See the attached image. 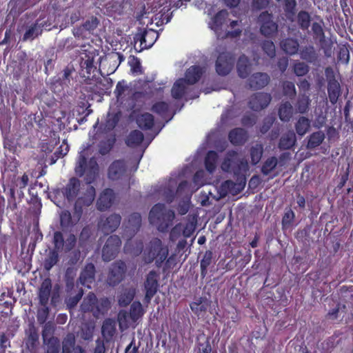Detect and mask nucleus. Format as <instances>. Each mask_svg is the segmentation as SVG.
Listing matches in <instances>:
<instances>
[{
	"label": "nucleus",
	"mask_w": 353,
	"mask_h": 353,
	"mask_svg": "<svg viewBox=\"0 0 353 353\" xmlns=\"http://www.w3.org/2000/svg\"><path fill=\"white\" fill-rule=\"evenodd\" d=\"M311 121L305 117H300L295 123L296 132L300 137L304 136L310 129Z\"/></svg>",
	"instance_id": "47"
},
{
	"label": "nucleus",
	"mask_w": 353,
	"mask_h": 353,
	"mask_svg": "<svg viewBox=\"0 0 353 353\" xmlns=\"http://www.w3.org/2000/svg\"><path fill=\"white\" fill-rule=\"evenodd\" d=\"M260 32L265 37H272L278 32V23L274 15L268 10L262 11L257 17Z\"/></svg>",
	"instance_id": "7"
},
{
	"label": "nucleus",
	"mask_w": 353,
	"mask_h": 353,
	"mask_svg": "<svg viewBox=\"0 0 353 353\" xmlns=\"http://www.w3.org/2000/svg\"><path fill=\"white\" fill-rule=\"evenodd\" d=\"M76 339L74 334L68 333L62 341V353H72L75 352Z\"/></svg>",
	"instance_id": "49"
},
{
	"label": "nucleus",
	"mask_w": 353,
	"mask_h": 353,
	"mask_svg": "<svg viewBox=\"0 0 353 353\" xmlns=\"http://www.w3.org/2000/svg\"><path fill=\"white\" fill-rule=\"evenodd\" d=\"M350 51L348 48L345 45L339 47L337 54L338 63L347 65L350 61Z\"/></svg>",
	"instance_id": "59"
},
{
	"label": "nucleus",
	"mask_w": 353,
	"mask_h": 353,
	"mask_svg": "<svg viewBox=\"0 0 353 353\" xmlns=\"http://www.w3.org/2000/svg\"><path fill=\"white\" fill-rule=\"evenodd\" d=\"M121 216L118 214H112L105 219L103 218L99 223V227L104 234H109L114 232L120 225Z\"/></svg>",
	"instance_id": "14"
},
{
	"label": "nucleus",
	"mask_w": 353,
	"mask_h": 353,
	"mask_svg": "<svg viewBox=\"0 0 353 353\" xmlns=\"http://www.w3.org/2000/svg\"><path fill=\"white\" fill-rule=\"evenodd\" d=\"M292 105L289 101L282 103L279 108V117L283 121H288L292 117Z\"/></svg>",
	"instance_id": "53"
},
{
	"label": "nucleus",
	"mask_w": 353,
	"mask_h": 353,
	"mask_svg": "<svg viewBox=\"0 0 353 353\" xmlns=\"http://www.w3.org/2000/svg\"><path fill=\"white\" fill-rule=\"evenodd\" d=\"M218 158V153L214 150H210L206 154L204 163L205 169L210 173H212L216 170Z\"/></svg>",
	"instance_id": "48"
},
{
	"label": "nucleus",
	"mask_w": 353,
	"mask_h": 353,
	"mask_svg": "<svg viewBox=\"0 0 353 353\" xmlns=\"http://www.w3.org/2000/svg\"><path fill=\"white\" fill-rule=\"evenodd\" d=\"M297 23L301 30H307L311 23L310 14L307 11L301 10L297 14Z\"/></svg>",
	"instance_id": "56"
},
{
	"label": "nucleus",
	"mask_w": 353,
	"mask_h": 353,
	"mask_svg": "<svg viewBox=\"0 0 353 353\" xmlns=\"http://www.w3.org/2000/svg\"><path fill=\"white\" fill-rule=\"evenodd\" d=\"M38 187L41 189L43 185L41 183H36L32 185L29 189V194L31 196L30 202L33 204L32 212L37 216L40 214L42 207L41 199L39 197V192L37 191Z\"/></svg>",
	"instance_id": "25"
},
{
	"label": "nucleus",
	"mask_w": 353,
	"mask_h": 353,
	"mask_svg": "<svg viewBox=\"0 0 353 353\" xmlns=\"http://www.w3.org/2000/svg\"><path fill=\"white\" fill-rule=\"evenodd\" d=\"M159 37L157 31L153 29L139 28L134 36L135 50L141 52L151 48Z\"/></svg>",
	"instance_id": "6"
},
{
	"label": "nucleus",
	"mask_w": 353,
	"mask_h": 353,
	"mask_svg": "<svg viewBox=\"0 0 353 353\" xmlns=\"http://www.w3.org/2000/svg\"><path fill=\"white\" fill-rule=\"evenodd\" d=\"M80 309L83 313L91 312L94 316L101 314V310L99 306V301L94 292H89L83 299Z\"/></svg>",
	"instance_id": "16"
},
{
	"label": "nucleus",
	"mask_w": 353,
	"mask_h": 353,
	"mask_svg": "<svg viewBox=\"0 0 353 353\" xmlns=\"http://www.w3.org/2000/svg\"><path fill=\"white\" fill-rule=\"evenodd\" d=\"M187 85L188 83L185 81V79H179L175 81L174 83L172 90H171V95L174 99H182L185 93L187 92Z\"/></svg>",
	"instance_id": "33"
},
{
	"label": "nucleus",
	"mask_w": 353,
	"mask_h": 353,
	"mask_svg": "<svg viewBox=\"0 0 353 353\" xmlns=\"http://www.w3.org/2000/svg\"><path fill=\"white\" fill-rule=\"evenodd\" d=\"M115 199L114 192L111 188H105L99 195L97 201V209L104 211L110 208Z\"/></svg>",
	"instance_id": "18"
},
{
	"label": "nucleus",
	"mask_w": 353,
	"mask_h": 353,
	"mask_svg": "<svg viewBox=\"0 0 353 353\" xmlns=\"http://www.w3.org/2000/svg\"><path fill=\"white\" fill-rule=\"evenodd\" d=\"M270 81V76L265 72H255L248 79V85L253 90H259L265 87Z\"/></svg>",
	"instance_id": "20"
},
{
	"label": "nucleus",
	"mask_w": 353,
	"mask_h": 353,
	"mask_svg": "<svg viewBox=\"0 0 353 353\" xmlns=\"http://www.w3.org/2000/svg\"><path fill=\"white\" fill-rule=\"evenodd\" d=\"M64 237L61 231H56L54 232L52 243L54 245L53 250L61 251L64 248Z\"/></svg>",
	"instance_id": "62"
},
{
	"label": "nucleus",
	"mask_w": 353,
	"mask_h": 353,
	"mask_svg": "<svg viewBox=\"0 0 353 353\" xmlns=\"http://www.w3.org/2000/svg\"><path fill=\"white\" fill-rule=\"evenodd\" d=\"M271 100L270 94L256 92L251 96L249 101V107L254 111H260L268 107Z\"/></svg>",
	"instance_id": "13"
},
{
	"label": "nucleus",
	"mask_w": 353,
	"mask_h": 353,
	"mask_svg": "<svg viewBox=\"0 0 353 353\" xmlns=\"http://www.w3.org/2000/svg\"><path fill=\"white\" fill-rule=\"evenodd\" d=\"M221 167L223 171L233 172L235 175L245 173L249 169L248 161L240 159L238 152L233 150L227 152Z\"/></svg>",
	"instance_id": "5"
},
{
	"label": "nucleus",
	"mask_w": 353,
	"mask_h": 353,
	"mask_svg": "<svg viewBox=\"0 0 353 353\" xmlns=\"http://www.w3.org/2000/svg\"><path fill=\"white\" fill-rule=\"evenodd\" d=\"M131 91L132 89L124 80L117 83L114 91L117 102L125 106L128 111L134 110L137 106V102L144 97V93L140 91L134 92L130 95Z\"/></svg>",
	"instance_id": "4"
},
{
	"label": "nucleus",
	"mask_w": 353,
	"mask_h": 353,
	"mask_svg": "<svg viewBox=\"0 0 353 353\" xmlns=\"http://www.w3.org/2000/svg\"><path fill=\"white\" fill-rule=\"evenodd\" d=\"M96 54L94 52H88L83 54L81 57L80 67L83 77L90 79L95 76L97 67L94 65Z\"/></svg>",
	"instance_id": "12"
},
{
	"label": "nucleus",
	"mask_w": 353,
	"mask_h": 353,
	"mask_svg": "<svg viewBox=\"0 0 353 353\" xmlns=\"http://www.w3.org/2000/svg\"><path fill=\"white\" fill-rule=\"evenodd\" d=\"M210 337L203 336L199 339L195 347L196 353H210L212 352V346L210 344Z\"/></svg>",
	"instance_id": "54"
},
{
	"label": "nucleus",
	"mask_w": 353,
	"mask_h": 353,
	"mask_svg": "<svg viewBox=\"0 0 353 353\" xmlns=\"http://www.w3.org/2000/svg\"><path fill=\"white\" fill-rule=\"evenodd\" d=\"M261 48L265 54L272 59L276 56V48L273 41L265 40L261 43Z\"/></svg>",
	"instance_id": "63"
},
{
	"label": "nucleus",
	"mask_w": 353,
	"mask_h": 353,
	"mask_svg": "<svg viewBox=\"0 0 353 353\" xmlns=\"http://www.w3.org/2000/svg\"><path fill=\"white\" fill-rule=\"evenodd\" d=\"M325 138L324 132L321 130L312 132L307 137V148L312 150L317 148L323 142Z\"/></svg>",
	"instance_id": "42"
},
{
	"label": "nucleus",
	"mask_w": 353,
	"mask_h": 353,
	"mask_svg": "<svg viewBox=\"0 0 353 353\" xmlns=\"http://www.w3.org/2000/svg\"><path fill=\"white\" fill-rule=\"evenodd\" d=\"M126 272L125 263L121 260L115 261L108 268L107 283L112 287L117 285L124 279Z\"/></svg>",
	"instance_id": "8"
},
{
	"label": "nucleus",
	"mask_w": 353,
	"mask_h": 353,
	"mask_svg": "<svg viewBox=\"0 0 353 353\" xmlns=\"http://www.w3.org/2000/svg\"><path fill=\"white\" fill-rule=\"evenodd\" d=\"M33 4L32 0H10L9 3L10 13L20 14Z\"/></svg>",
	"instance_id": "34"
},
{
	"label": "nucleus",
	"mask_w": 353,
	"mask_h": 353,
	"mask_svg": "<svg viewBox=\"0 0 353 353\" xmlns=\"http://www.w3.org/2000/svg\"><path fill=\"white\" fill-rule=\"evenodd\" d=\"M95 266L92 263H87L82 270L79 280L81 285L90 288V285L95 281Z\"/></svg>",
	"instance_id": "21"
},
{
	"label": "nucleus",
	"mask_w": 353,
	"mask_h": 353,
	"mask_svg": "<svg viewBox=\"0 0 353 353\" xmlns=\"http://www.w3.org/2000/svg\"><path fill=\"white\" fill-rule=\"evenodd\" d=\"M299 54L301 59L309 63H314L318 58V54L312 45L303 47L300 50Z\"/></svg>",
	"instance_id": "40"
},
{
	"label": "nucleus",
	"mask_w": 353,
	"mask_h": 353,
	"mask_svg": "<svg viewBox=\"0 0 353 353\" xmlns=\"http://www.w3.org/2000/svg\"><path fill=\"white\" fill-rule=\"evenodd\" d=\"M81 182L76 177H72L63 189V194L68 201H74L80 192Z\"/></svg>",
	"instance_id": "19"
},
{
	"label": "nucleus",
	"mask_w": 353,
	"mask_h": 353,
	"mask_svg": "<svg viewBox=\"0 0 353 353\" xmlns=\"http://www.w3.org/2000/svg\"><path fill=\"white\" fill-rule=\"evenodd\" d=\"M282 88L283 95L289 97L290 99H293L296 94L295 85L292 81H283Z\"/></svg>",
	"instance_id": "61"
},
{
	"label": "nucleus",
	"mask_w": 353,
	"mask_h": 353,
	"mask_svg": "<svg viewBox=\"0 0 353 353\" xmlns=\"http://www.w3.org/2000/svg\"><path fill=\"white\" fill-rule=\"evenodd\" d=\"M116 321L110 318L104 320L102 327L101 333L106 340H110L116 332Z\"/></svg>",
	"instance_id": "38"
},
{
	"label": "nucleus",
	"mask_w": 353,
	"mask_h": 353,
	"mask_svg": "<svg viewBox=\"0 0 353 353\" xmlns=\"http://www.w3.org/2000/svg\"><path fill=\"white\" fill-rule=\"evenodd\" d=\"M145 312L140 301H136L131 304L128 314L131 321L136 323L139 319L142 318Z\"/></svg>",
	"instance_id": "44"
},
{
	"label": "nucleus",
	"mask_w": 353,
	"mask_h": 353,
	"mask_svg": "<svg viewBox=\"0 0 353 353\" xmlns=\"http://www.w3.org/2000/svg\"><path fill=\"white\" fill-rule=\"evenodd\" d=\"M279 164L278 159L276 157H268L263 163L261 172L264 176L269 175Z\"/></svg>",
	"instance_id": "52"
},
{
	"label": "nucleus",
	"mask_w": 353,
	"mask_h": 353,
	"mask_svg": "<svg viewBox=\"0 0 353 353\" xmlns=\"http://www.w3.org/2000/svg\"><path fill=\"white\" fill-rule=\"evenodd\" d=\"M151 110L163 119H166L170 111V105L165 101H158L152 105Z\"/></svg>",
	"instance_id": "51"
},
{
	"label": "nucleus",
	"mask_w": 353,
	"mask_h": 353,
	"mask_svg": "<svg viewBox=\"0 0 353 353\" xmlns=\"http://www.w3.org/2000/svg\"><path fill=\"white\" fill-rule=\"evenodd\" d=\"M340 335H341V332L336 331L331 336L326 339L322 343L323 349L325 351H330L335 348L341 343V339H339Z\"/></svg>",
	"instance_id": "50"
},
{
	"label": "nucleus",
	"mask_w": 353,
	"mask_h": 353,
	"mask_svg": "<svg viewBox=\"0 0 353 353\" xmlns=\"http://www.w3.org/2000/svg\"><path fill=\"white\" fill-rule=\"evenodd\" d=\"M271 0H251L250 8L252 12L265 11L270 6Z\"/></svg>",
	"instance_id": "57"
},
{
	"label": "nucleus",
	"mask_w": 353,
	"mask_h": 353,
	"mask_svg": "<svg viewBox=\"0 0 353 353\" xmlns=\"http://www.w3.org/2000/svg\"><path fill=\"white\" fill-rule=\"evenodd\" d=\"M210 305V302L205 297H199L190 303V307L193 313L199 316L205 313Z\"/></svg>",
	"instance_id": "31"
},
{
	"label": "nucleus",
	"mask_w": 353,
	"mask_h": 353,
	"mask_svg": "<svg viewBox=\"0 0 353 353\" xmlns=\"http://www.w3.org/2000/svg\"><path fill=\"white\" fill-rule=\"evenodd\" d=\"M236 70L239 77L247 78L251 72V63L249 59L245 55H241L236 63Z\"/></svg>",
	"instance_id": "29"
},
{
	"label": "nucleus",
	"mask_w": 353,
	"mask_h": 353,
	"mask_svg": "<svg viewBox=\"0 0 353 353\" xmlns=\"http://www.w3.org/2000/svg\"><path fill=\"white\" fill-rule=\"evenodd\" d=\"M141 224V216L138 212H133L128 216V227L133 231L139 230Z\"/></svg>",
	"instance_id": "58"
},
{
	"label": "nucleus",
	"mask_w": 353,
	"mask_h": 353,
	"mask_svg": "<svg viewBox=\"0 0 353 353\" xmlns=\"http://www.w3.org/2000/svg\"><path fill=\"white\" fill-rule=\"evenodd\" d=\"M136 294V288L134 287L124 288L118 295V303L121 307L128 306L133 300Z\"/></svg>",
	"instance_id": "32"
},
{
	"label": "nucleus",
	"mask_w": 353,
	"mask_h": 353,
	"mask_svg": "<svg viewBox=\"0 0 353 353\" xmlns=\"http://www.w3.org/2000/svg\"><path fill=\"white\" fill-rule=\"evenodd\" d=\"M137 124L143 130H151L154 125V116L148 112L141 114L137 118Z\"/></svg>",
	"instance_id": "36"
},
{
	"label": "nucleus",
	"mask_w": 353,
	"mask_h": 353,
	"mask_svg": "<svg viewBox=\"0 0 353 353\" xmlns=\"http://www.w3.org/2000/svg\"><path fill=\"white\" fill-rule=\"evenodd\" d=\"M280 1L281 0H276ZM296 0H284V11L289 19H291L296 14Z\"/></svg>",
	"instance_id": "60"
},
{
	"label": "nucleus",
	"mask_w": 353,
	"mask_h": 353,
	"mask_svg": "<svg viewBox=\"0 0 353 353\" xmlns=\"http://www.w3.org/2000/svg\"><path fill=\"white\" fill-rule=\"evenodd\" d=\"M52 284L50 278H46L41 283L38 290V299L40 305H48Z\"/></svg>",
	"instance_id": "22"
},
{
	"label": "nucleus",
	"mask_w": 353,
	"mask_h": 353,
	"mask_svg": "<svg viewBox=\"0 0 353 353\" xmlns=\"http://www.w3.org/2000/svg\"><path fill=\"white\" fill-rule=\"evenodd\" d=\"M204 73L203 69L199 65H192L185 72V79L188 85L197 83Z\"/></svg>",
	"instance_id": "28"
},
{
	"label": "nucleus",
	"mask_w": 353,
	"mask_h": 353,
	"mask_svg": "<svg viewBox=\"0 0 353 353\" xmlns=\"http://www.w3.org/2000/svg\"><path fill=\"white\" fill-rule=\"evenodd\" d=\"M249 153L250 157V163L252 165H257L264 153V147L261 143H256L252 145L249 149Z\"/></svg>",
	"instance_id": "37"
},
{
	"label": "nucleus",
	"mask_w": 353,
	"mask_h": 353,
	"mask_svg": "<svg viewBox=\"0 0 353 353\" xmlns=\"http://www.w3.org/2000/svg\"><path fill=\"white\" fill-rule=\"evenodd\" d=\"M159 274L155 270H151L146 275L144 281V288L145 294L144 296V302L145 303H150L152 299L157 294L159 288Z\"/></svg>",
	"instance_id": "10"
},
{
	"label": "nucleus",
	"mask_w": 353,
	"mask_h": 353,
	"mask_svg": "<svg viewBox=\"0 0 353 353\" xmlns=\"http://www.w3.org/2000/svg\"><path fill=\"white\" fill-rule=\"evenodd\" d=\"M126 170V164L123 160H115L108 168V178L112 181L121 179L125 174Z\"/></svg>",
	"instance_id": "17"
},
{
	"label": "nucleus",
	"mask_w": 353,
	"mask_h": 353,
	"mask_svg": "<svg viewBox=\"0 0 353 353\" xmlns=\"http://www.w3.org/2000/svg\"><path fill=\"white\" fill-rule=\"evenodd\" d=\"M82 214L74 210L73 215L68 210L61 211L60 214V225L63 231L72 229L81 218Z\"/></svg>",
	"instance_id": "15"
},
{
	"label": "nucleus",
	"mask_w": 353,
	"mask_h": 353,
	"mask_svg": "<svg viewBox=\"0 0 353 353\" xmlns=\"http://www.w3.org/2000/svg\"><path fill=\"white\" fill-rule=\"evenodd\" d=\"M59 251L50 250L43 263V269L49 272L59 261Z\"/></svg>",
	"instance_id": "43"
},
{
	"label": "nucleus",
	"mask_w": 353,
	"mask_h": 353,
	"mask_svg": "<svg viewBox=\"0 0 353 353\" xmlns=\"http://www.w3.org/2000/svg\"><path fill=\"white\" fill-rule=\"evenodd\" d=\"M296 143V134L292 130H290L281 137L278 147L281 150H290L294 146Z\"/></svg>",
	"instance_id": "30"
},
{
	"label": "nucleus",
	"mask_w": 353,
	"mask_h": 353,
	"mask_svg": "<svg viewBox=\"0 0 353 353\" xmlns=\"http://www.w3.org/2000/svg\"><path fill=\"white\" fill-rule=\"evenodd\" d=\"M228 13L225 10L219 11L213 17H212L209 26L212 30L217 32L221 30L222 26L225 23Z\"/></svg>",
	"instance_id": "35"
},
{
	"label": "nucleus",
	"mask_w": 353,
	"mask_h": 353,
	"mask_svg": "<svg viewBox=\"0 0 353 353\" xmlns=\"http://www.w3.org/2000/svg\"><path fill=\"white\" fill-rule=\"evenodd\" d=\"M121 241L119 236L111 235L106 240L102 249V258L104 261L114 259L119 252Z\"/></svg>",
	"instance_id": "11"
},
{
	"label": "nucleus",
	"mask_w": 353,
	"mask_h": 353,
	"mask_svg": "<svg viewBox=\"0 0 353 353\" xmlns=\"http://www.w3.org/2000/svg\"><path fill=\"white\" fill-rule=\"evenodd\" d=\"M174 213L171 210H167L165 204L157 203L150 211V223L155 225L160 232H165L172 225Z\"/></svg>",
	"instance_id": "3"
},
{
	"label": "nucleus",
	"mask_w": 353,
	"mask_h": 353,
	"mask_svg": "<svg viewBox=\"0 0 353 353\" xmlns=\"http://www.w3.org/2000/svg\"><path fill=\"white\" fill-rule=\"evenodd\" d=\"M144 139L143 134L139 130L131 131L128 136L125 143L129 147H137L141 144Z\"/></svg>",
	"instance_id": "46"
},
{
	"label": "nucleus",
	"mask_w": 353,
	"mask_h": 353,
	"mask_svg": "<svg viewBox=\"0 0 353 353\" xmlns=\"http://www.w3.org/2000/svg\"><path fill=\"white\" fill-rule=\"evenodd\" d=\"M311 103L310 97L305 93L299 94L295 108L297 112L300 114H305L308 112Z\"/></svg>",
	"instance_id": "41"
},
{
	"label": "nucleus",
	"mask_w": 353,
	"mask_h": 353,
	"mask_svg": "<svg viewBox=\"0 0 353 353\" xmlns=\"http://www.w3.org/2000/svg\"><path fill=\"white\" fill-rule=\"evenodd\" d=\"M39 335L36 327L31 324L26 330L25 343L28 349L34 350L39 343Z\"/></svg>",
	"instance_id": "27"
},
{
	"label": "nucleus",
	"mask_w": 353,
	"mask_h": 353,
	"mask_svg": "<svg viewBox=\"0 0 353 353\" xmlns=\"http://www.w3.org/2000/svg\"><path fill=\"white\" fill-rule=\"evenodd\" d=\"M235 62L234 55L230 52H223L219 54L215 63V69L220 76L228 75L232 70Z\"/></svg>",
	"instance_id": "9"
},
{
	"label": "nucleus",
	"mask_w": 353,
	"mask_h": 353,
	"mask_svg": "<svg viewBox=\"0 0 353 353\" xmlns=\"http://www.w3.org/2000/svg\"><path fill=\"white\" fill-rule=\"evenodd\" d=\"M46 23L41 21V19L39 18L35 21L26 30L23 35L22 40L26 41L28 40L32 41L35 38L41 35L43 32V28L45 26Z\"/></svg>",
	"instance_id": "23"
},
{
	"label": "nucleus",
	"mask_w": 353,
	"mask_h": 353,
	"mask_svg": "<svg viewBox=\"0 0 353 353\" xmlns=\"http://www.w3.org/2000/svg\"><path fill=\"white\" fill-rule=\"evenodd\" d=\"M293 70L298 77H303L309 72V66L304 62L297 61L294 63Z\"/></svg>",
	"instance_id": "64"
},
{
	"label": "nucleus",
	"mask_w": 353,
	"mask_h": 353,
	"mask_svg": "<svg viewBox=\"0 0 353 353\" xmlns=\"http://www.w3.org/2000/svg\"><path fill=\"white\" fill-rule=\"evenodd\" d=\"M74 171L79 177L84 176L85 183L89 185L74 204V210L83 214V208L91 205L95 199L96 190L90 184L94 182L99 175V168L97 159L92 157L88 161L83 152H80Z\"/></svg>",
	"instance_id": "1"
},
{
	"label": "nucleus",
	"mask_w": 353,
	"mask_h": 353,
	"mask_svg": "<svg viewBox=\"0 0 353 353\" xmlns=\"http://www.w3.org/2000/svg\"><path fill=\"white\" fill-rule=\"evenodd\" d=\"M213 263V252L211 250H206L200 261L201 276L203 279L206 276L208 269Z\"/></svg>",
	"instance_id": "45"
},
{
	"label": "nucleus",
	"mask_w": 353,
	"mask_h": 353,
	"mask_svg": "<svg viewBox=\"0 0 353 353\" xmlns=\"http://www.w3.org/2000/svg\"><path fill=\"white\" fill-rule=\"evenodd\" d=\"M327 94L330 101L335 104L341 94V85L334 77L327 81Z\"/></svg>",
	"instance_id": "26"
},
{
	"label": "nucleus",
	"mask_w": 353,
	"mask_h": 353,
	"mask_svg": "<svg viewBox=\"0 0 353 353\" xmlns=\"http://www.w3.org/2000/svg\"><path fill=\"white\" fill-rule=\"evenodd\" d=\"M44 343L46 344L44 353H59L60 341L57 337L52 336Z\"/></svg>",
	"instance_id": "55"
},
{
	"label": "nucleus",
	"mask_w": 353,
	"mask_h": 353,
	"mask_svg": "<svg viewBox=\"0 0 353 353\" xmlns=\"http://www.w3.org/2000/svg\"><path fill=\"white\" fill-rule=\"evenodd\" d=\"M281 49L288 54L294 55L298 52L299 44L296 39L287 38L281 41Z\"/></svg>",
	"instance_id": "39"
},
{
	"label": "nucleus",
	"mask_w": 353,
	"mask_h": 353,
	"mask_svg": "<svg viewBox=\"0 0 353 353\" xmlns=\"http://www.w3.org/2000/svg\"><path fill=\"white\" fill-rule=\"evenodd\" d=\"M228 139L234 145H242L248 139V132L242 128H235L229 132Z\"/></svg>",
	"instance_id": "24"
},
{
	"label": "nucleus",
	"mask_w": 353,
	"mask_h": 353,
	"mask_svg": "<svg viewBox=\"0 0 353 353\" xmlns=\"http://www.w3.org/2000/svg\"><path fill=\"white\" fill-rule=\"evenodd\" d=\"M143 250V261L146 264L155 262L157 268H161L165 262L166 268L170 267L172 256L168 257L169 250L167 245H163L162 241L159 238H152L146 244L143 250V242H140V252Z\"/></svg>",
	"instance_id": "2"
}]
</instances>
